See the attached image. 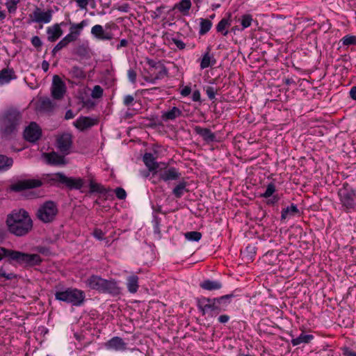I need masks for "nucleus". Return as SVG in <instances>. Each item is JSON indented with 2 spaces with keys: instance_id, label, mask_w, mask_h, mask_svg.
I'll use <instances>...</instances> for the list:
<instances>
[{
  "instance_id": "nucleus-1",
  "label": "nucleus",
  "mask_w": 356,
  "mask_h": 356,
  "mask_svg": "<svg viewBox=\"0 0 356 356\" xmlns=\"http://www.w3.org/2000/svg\"><path fill=\"white\" fill-rule=\"evenodd\" d=\"M50 186H65L70 189H81L84 184L81 178L68 177L63 172L44 175L42 179H29L19 180L10 185L12 191L21 192L22 191L40 187L42 184Z\"/></svg>"
},
{
  "instance_id": "nucleus-26",
  "label": "nucleus",
  "mask_w": 356,
  "mask_h": 356,
  "mask_svg": "<svg viewBox=\"0 0 356 356\" xmlns=\"http://www.w3.org/2000/svg\"><path fill=\"white\" fill-rule=\"evenodd\" d=\"M109 191L110 189L105 188L101 184L96 183L92 179L90 180L89 193L92 194L97 193L103 195H106Z\"/></svg>"
},
{
  "instance_id": "nucleus-21",
  "label": "nucleus",
  "mask_w": 356,
  "mask_h": 356,
  "mask_svg": "<svg viewBox=\"0 0 356 356\" xmlns=\"http://www.w3.org/2000/svg\"><path fill=\"white\" fill-rule=\"evenodd\" d=\"M63 31L60 24L58 23L47 29V40L51 42H56L63 35Z\"/></svg>"
},
{
  "instance_id": "nucleus-15",
  "label": "nucleus",
  "mask_w": 356,
  "mask_h": 356,
  "mask_svg": "<svg viewBox=\"0 0 356 356\" xmlns=\"http://www.w3.org/2000/svg\"><path fill=\"white\" fill-rule=\"evenodd\" d=\"M159 180L165 182L178 180L181 177V173L174 167L165 168L164 170L159 173Z\"/></svg>"
},
{
  "instance_id": "nucleus-58",
  "label": "nucleus",
  "mask_w": 356,
  "mask_h": 356,
  "mask_svg": "<svg viewBox=\"0 0 356 356\" xmlns=\"http://www.w3.org/2000/svg\"><path fill=\"white\" fill-rule=\"evenodd\" d=\"M77 6L81 9V10H86L87 6L88 4V0H75Z\"/></svg>"
},
{
  "instance_id": "nucleus-42",
  "label": "nucleus",
  "mask_w": 356,
  "mask_h": 356,
  "mask_svg": "<svg viewBox=\"0 0 356 356\" xmlns=\"http://www.w3.org/2000/svg\"><path fill=\"white\" fill-rule=\"evenodd\" d=\"M159 72L156 73L155 77V79L159 80L162 79L165 76H168V70L167 67L164 65V64L161 65L159 68H158Z\"/></svg>"
},
{
  "instance_id": "nucleus-36",
  "label": "nucleus",
  "mask_w": 356,
  "mask_h": 356,
  "mask_svg": "<svg viewBox=\"0 0 356 356\" xmlns=\"http://www.w3.org/2000/svg\"><path fill=\"white\" fill-rule=\"evenodd\" d=\"M200 26V29L199 31V34L200 35H204L210 31L212 26V22L208 19L201 18Z\"/></svg>"
},
{
  "instance_id": "nucleus-62",
  "label": "nucleus",
  "mask_w": 356,
  "mask_h": 356,
  "mask_svg": "<svg viewBox=\"0 0 356 356\" xmlns=\"http://www.w3.org/2000/svg\"><path fill=\"white\" fill-rule=\"evenodd\" d=\"M67 43L65 40L63 38L60 41L58 42V43L56 45V49H59L60 51L67 46Z\"/></svg>"
},
{
  "instance_id": "nucleus-24",
  "label": "nucleus",
  "mask_w": 356,
  "mask_h": 356,
  "mask_svg": "<svg viewBox=\"0 0 356 356\" xmlns=\"http://www.w3.org/2000/svg\"><path fill=\"white\" fill-rule=\"evenodd\" d=\"M45 157L47 163L50 165H60L65 163V156L55 152L46 154Z\"/></svg>"
},
{
  "instance_id": "nucleus-20",
  "label": "nucleus",
  "mask_w": 356,
  "mask_h": 356,
  "mask_svg": "<svg viewBox=\"0 0 356 356\" xmlns=\"http://www.w3.org/2000/svg\"><path fill=\"white\" fill-rule=\"evenodd\" d=\"M104 279L98 275H91L86 280V284L92 290L102 293Z\"/></svg>"
},
{
  "instance_id": "nucleus-35",
  "label": "nucleus",
  "mask_w": 356,
  "mask_h": 356,
  "mask_svg": "<svg viewBox=\"0 0 356 356\" xmlns=\"http://www.w3.org/2000/svg\"><path fill=\"white\" fill-rule=\"evenodd\" d=\"M230 24L231 23L229 18H222L217 24L216 31L226 36L228 34V31L225 29L227 27L229 26Z\"/></svg>"
},
{
  "instance_id": "nucleus-47",
  "label": "nucleus",
  "mask_w": 356,
  "mask_h": 356,
  "mask_svg": "<svg viewBox=\"0 0 356 356\" xmlns=\"http://www.w3.org/2000/svg\"><path fill=\"white\" fill-rule=\"evenodd\" d=\"M252 17L250 15H244L242 16L241 25L243 29H246L251 25Z\"/></svg>"
},
{
  "instance_id": "nucleus-13",
  "label": "nucleus",
  "mask_w": 356,
  "mask_h": 356,
  "mask_svg": "<svg viewBox=\"0 0 356 356\" xmlns=\"http://www.w3.org/2000/svg\"><path fill=\"white\" fill-rule=\"evenodd\" d=\"M57 147L61 153L67 155L72 145V135L65 133L60 136L57 140Z\"/></svg>"
},
{
  "instance_id": "nucleus-50",
  "label": "nucleus",
  "mask_w": 356,
  "mask_h": 356,
  "mask_svg": "<svg viewBox=\"0 0 356 356\" xmlns=\"http://www.w3.org/2000/svg\"><path fill=\"white\" fill-rule=\"evenodd\" d=\"M0 277H3L7 280H11L16 277L14 273H6L2 266H0Z\"/></svg>"
},
{
  "instance_id": "nucleus-12",
  "label": "nucleus",
  "mask_w": 356,
  "mask_h": 356,
  "mask_svg": "<svg viewBox=\"0 0 356 356\" xmlns=\"http://www.w3.org/2000/svg\"><path fill=\"white\" fill-rule=\"evenodd\" d=\"M72 54L79 58L80 60H89L92 57V51L88 42L86 41L77 44L72 50Z\"/></svg>"
},
{
  "instance_id": "nucleus-31",
  "label": "nucleus",
  "mask_w": 356,
  "mask_h": 356,
  "mask_svg": "<svg viewBox=\"0 0 356 356\" xmlns=\"http://www.w3.org/2000/svg\"><path fill=\"white\" fill-rule=\"evenodd\" d=\"M188 186L187 182L182 181H180L172 190V194L177 198H180L183 196L184 193L188 192V190L186 188Z\"/></svg>"
},
{
  "instance_id": "nucleus-9",
  "label": "nucleus",
  "mask_w": 356,
  "mask_h": 356,
  "mask_svg": "<svg viewBox=\"0 0 356 356\" xmlns=\"http://www.w3.org/2000/svg\"><path fill=\"white\" fill-rule=\"evenodd\" d=\"M53 13L54 11L51 9L43 11L41 8L36 7L29 16L30 19L29 23L48 24L51 21Z\"/></svg>"
},
{
  "instance_id": "nucleus-57",
  "label": "nucleus",
  "mask_w": 356,
  "mask_h": 356,
  "mask_svg": "<svg viewBox=\"0 0 356 356\" xmlns=\"http://www.w3.org/2000/svg\"><path fill=\"white\" fill-rule=\"evenodd\" d=\"M343 355L344 356H356V352L353 351L348 347H345L342 349Z\"/></svg>"
},
{
  "instance_id": "nucleus-52",
  "label": "nucleus",
  "mask_w": 356,
  "mask_h": 356,
  "mask_svg": "<svg viewBox=\"0 0 356 356\" xmlns=\"http://www.w3.org/2000/svg\"><path fill=\"white\" fill-rule=\"evenodd\" d=\"M136 72L133 69H129L128 71H127V76H128V79L129 80L130 82H131L132 83H135L136 81Z\"/></svg>"
},
{
  "instance_id": "nucleus-27",
  "label": "nucleus",
  "mask_w": 356,
  "mask_h": 356,
  "mask_svg": "<svg viewBox=\"0 0 356 356\" xmlns=\"http://www.w3.org/2000/svg\"><path fill=\"white\" fill-rule=\"evenodd\" d=\"M200 286L204 290L214 291L221 289L222 284L220 281L205 280L200 284Z\"/></svg>"
},
{
  "instance_id": "nucleus-61",
  "label": "nucleus",
  "mask_w": 356,
  "mask_h": 356,
  "mask_svg": "<svg viewBox=\"0 0 356 356\" xmlns=\"http://www.w3.org/2000/svg\"><path fill=\"white\" fill-rule=\"evenodd\" d=\"M280 200V197L276 195H273L270 199L268 200L266 203L268 205H273L277 203Z\"/></svg>"
},
{
  "instance_id": "nucleus-25",
  "label": "nucleus",
  "mask_w": 356,
  "mask_h": 356,
  "mask_svg": "<svg viewBox=\"0 0 356 356\" xmlns=\"http://www.w3.org/2000/svg\"><path fill=\"white\" fill-rule=\"evenodd\" d=\"M211 47L208 46L207 48V51L202 56L200 63V68L205 69L209 67V66H213L216 63V60L215 58L210 54Z\"/></svg>"
},
{
  "instance_id": "nucleus-29",
  "label": "nucleus",
  "mask_w": 356,
  "mask_h": 356,
  "mask_svg": "<svg viewBox=\"0 0 356 356\" xmlns=\"http://www.w3.org/2000/svg\"><path fill=\"white\" fill-rule=\"evenodd\" d=\"M181 115L182 111L179 108L174 106L171 110L163 113L162 119L164 121L173 120L177 117L181 116Z\"/></svg>"
},
{
  "instance_id": "nucleus-43",
  "label": "nucleus",
  "mask_w": 356,
  "mask_h": 356,
  "mask_svg": "<svg viewBox=\"0 0 356 356\" xmlns=\"http://www.w3.org/2000/svg\"><path fill=\"white\" fill-rule=\"evenodd\" d=\"M275 191V186L273 183H270L267 185L266 191L260 195V197L268 198L273 195Z\"/></svg>"
},
{
  "instance_id": "nucleus-32",
  "label": "nucleus",
  "mask_w": 356,
  "mask_h": 356,
  "mask_svg": "<svg viewBox=\"0 0 356 356\" xmlns=\"http://www.w3.org/2000/svg\"><path fill=\"white\" fill-rule=\"evenodd\" d=\"M299 213L300 211L297 206L294 204H291V206L282 209L281 220H285L288 216H294Z\"/></svg>"
},
{
  "instance_id": "nucleus-34",
  "label": "nucleus",
  "mask_w": 356,
  "mask_h": 356,
  "mask_svg": "<svg viewBox=\"0 0 356 356\" xmlns=\"http://www.w3.org/2000/svg\"><path fill=\"white\" fill-rule=\"evenodd\" d=\"M39 107L41 111H51L54 108V104L49 97L40 98L39 101Z\"/></svg>"
},
{
  "instance_id": "nucleus-54",
  "label": "nucleus",
  "mask_w": 356,
  "mask_h": 356,
  "mask_svg": "<svg viewBox=\"0 0 356 356\" xmlns=\"http://www.w3.org/2000/svg\"><path fill=\"white\" fill-rule=\"evenodd\" d=\"M172 42L177 46L179 49H184L186 47L185 43L179 39L173 38H172Z\"/></svg>"
},
{
  "instance_id": "nucleus-48",
  "label": "nucleus",
  "mask_w": 356,
  "mask_h": 356,
  "mask_svg": "<svg viewBox=\"0 0 356 356\" xmlns=\"http://www.w3.org/2000/svg\"><path fill=\"white\" fill-rule=\"evenodd\" d=\"M204 90L210 100H213L216 97L217 93V89L212 86H207L204 88Z\"/></svg>"
},
{
  "instance_id": "nucleus-28",
  "label": "nucleus",
  "mask_w": 356,
  "mask_h": 356,
  "mask_svg": "<svg viewBox=\"0 0 356 356\" xmlns=\"http://www.w3.org/2000/svg\"><path fill=\"white\" fill-rule=\"evenodd\" d=\"M138 277L136 275H131L129 276L127 279V287L131 293H135L137 292L139 285H138Z\"/></svg>"
},
{
  "instance_id": "nucleus-30",
  "label": "nucleus",
  "mask_w": 356,
  "mask_h": 356,
  "mask_svg": "<svg viewBox=\"0 0 356 356\" xmlns=\"http://www.w3.org/2000/svg\"><path fill=\"white\" fill-rule=\"evenodd\" d=\"M313 339L314 336L312 334H306L302 332L298 337L291 340V343L293 346L300 343H309Z\"/></svg>"
},
{
  "instance_id": "nucleus-64",
  "label": "nucleus",
  "mask_w": 356,
  "mask_h": 356,
  "mask_svg": "<svg viewBox=\"0 0 356 356\" xmlns=\"http://www.w3.org/2000/svg\"><path fill=\"white\" fill-rule=\"evenodd\" d=\"M349 94H350V97L353 100H356V86H353L351 88Z\"/></svg>"
},
{
  "instance_id": "nucleus-33",
  "label": "nucleus",
  "mask_w": 356,
  "mask_h": 356,
  "mask_svg": "<svg viewBox=\"0 0 356 356\" xmlns=\"http://www.w3.org/2000/svg\"><path fill=\"white\" fill-rule=\"evenodd\" d=\"M13 165V159L6 155L0 154V171H7Z\"/></svg>"
},
{
  "instance_id": "nucleus-56",
  "label": "nucleus",
  "mask_w": 356,
  "mask_h": 356,
  "mask_svg": "<svg viewBox=\"0 0 356 356\" xmlns=\"http://www.w3.org/2000/svg\"><path fill=\"white\" fill-rule=\"evenodd\" d=\"M93 236L98 240H103L104 233L100 229H95L93 232Z\"/></svg>"
},
{
  "instance_id": "nucleus-14",
  "label": "nucleus",
  "mask_w": 356,
  "mask_h": 356,
  "mask_svg": "<svg viewBox=\"0 0 356 356\" xmlns=\"http://www.w3.org/2000/svg\"><path fill=\"white\" fill-rule=\"evenodd\" d=\"M105 348L109 350L125 351L127 344L120 337H113L104 344Z\"/></svg>"
},
{
  "instance_id": "nucleus-10",
  "label": "nucleus",
  "mask_w": 356,
  "mask_h": 356,
  "mask_svg": "<svg viewBox=\"0 0 356 356\" xmlns=\"http://www.w3.org/2000/svg\"><path fill=\"white\" fill-rule=\"evenodd\" d=\"M41 129L34 122H31L24 131V139L31 143H35L38 140L41 136Z\"/></svg>"
},
{
  "instance_id": "nucleus-7",
  "label": "nucleus",
  "mask_w": 356,
  "mask_h": 356,
  "mask_svg": "<svg viewBox=\"0 0 356 356\" xmlns=\"http://www.w3.org/2000/svg\"><path fill=\"white\" fill-rule=\"evenodd\" d=\"M58 212L56 204L53 201H46L38 208L37 218L44 223L53 222Z\"/></svg>"
},
{
  "instance_id": "nucleus-11",
  "label": "nucleus",
  "mask_w": 356,
  "mask_h": 356,
  "mask_svg": "<svg viewBox=\"0 0 356 356\" xmlns=\"http://www.w3.org/2000/svg\"><path fill=\"white\" fill-rule=\"evenodd\" d=\"M66 87L64 82L58 75L53 77L51 95L55 99L60 100L63 97Z\"/></svg>"
},
{
  "instance_id": "nucleus-45",
  "label": "nucleus",
  "mask_w": 356,
  "mask_h": 356,
  "mask_svg": "<svg viewBox=\"0 0 356 356\" xmlns=\"http://www.w3.org/2000/svg\"><path fill=\"white\" fill-rule=\"evenodd\" d=\"M102 95H103L102 88L99 85L95 86L92 90V93H91L92 97L95 98V99H98V98H100L102 96Z\"/></svg>"
},
{
  "instance_id": "nucleus-3",
  "label": "nucleus",
  "mask_w": 356,
  "mask_h": 356,
  "mask_svg": "<svg viewBox=\"0 0 356 356\" xmlns=\"http://www.w3.org/2000/svg\"><path fill=\"white\" fill-rule=\"evenodd\" d=\"M21 113L15 108H8L0 115V134L2 138L10 139L15 135L22 122Z\"/></svg>"
},
{
  "instance_id": "nucleus-17",
  "label": "nucleus",
  "mask_w": 356,
  "mask_h": 356,
  "mask_svg": "<svg viewBox=\"0 0 356 356\" xmlns=\"http://www.w3.org/2000/svg\"><path fill=\"white\" fill-rule=\"evenodd\" d=\"M90 33L99 40H111L113 38V34L111 32L105 31L103 26L99 24L93 26Z\"/></svg>"
},
{
  "instance_id": "nucleus-49",
  "label": "nucleus",
  "mask_w": 356,
  "mask_h": 356,
  "mask_svg": "<svg viewBox=\"0 0 356 356\" xmlns=\"http://www.w3.org/2000/svg\"><path fill=\"white\" fill-rule=\"evenodd\" d=\"M31 42L32 45L33 47H35L37 49V50H38V51L40 50V49L41 48V47L42 45V40L37 35L32 37Z\"/></svg>"
},
{
  "instance_id": "nucleus-51",
  "label": "nucleus",
  "mask_w": 356,
  "mask_h": 356,
  "mask_svg": "<svg viewBox=\"0 0 356 356\" xmlns=\"http://www.w3.org/2000/svg\"><path fill=\"white\" fill-rule=\"evenodd\" d=\"M116 197L119 200H124L127 197V193L125 190L121 187H118L115 190Z\"/></svg>"
},
{
  "instance_id": "nucleus-23",
  "label": "nucleus",
  "mask_w": 356,
  "mask_h": 356,
  "mask_svg": "<svg viewBox=\"0 0 356 356\" xmlns=\"http://www.w3.org/2000/svg\"><path fill=\"white\" fill-rule=\"evenodd\" d=\"M143 161L149 170H155V172H158L159 164L156 161V158L152 153H145L143 156Z\"/></svg>"
},
{
  "instance_id": "nucleus-40",
  "label": "nucleus",
  "mask_w": 356,
  "mask_h": 356,
  "mask_svg": "<svg viewBox=\"0 0 356 356\" xmlns=\"http://www.w3.org/2000/svg\"><path fill=\"white\" fill-rule=\"evenodd\" d=\"M191 7V0H181L177 6V8L179 9V10L183 13H187L190 10Z\"/></svg>"
},
{
  "instance_id": "nucleus-59",
  "label": "nucleus",
  "mask_w": 356,
  "mask_h": 356,
  "mask_svg": "<svg viewBox=\"0 0 356 356\" xmlns=\"http://www.w3.org/2000/svg\"><path fill=\"white\" fill-rule=\"evenodd\" d=\"M153 172V175H155L156 174L157 172H155V170H149L148 168L147 170H140V175L144 177V178H147L150 175V172Z\"/></svg>"
},
{
  "instance_id": "nucleus-4",
  "label": "nucleus",
  "mask_w": 356,
  "mask_h": 356,
  "mask_svg": "<svg viewBox=\"0 0 356 356\" xmlns=\"http://www.w3.org/2000/svg\"><path fill=\"white\" fill-rule=\"evenodd\" d=\"M233 297V294H227L214 298L202 297L197 300V307L203 315L209 313L211 316H217L226 309Z\"/></svg>"
},
{
  "instance_id": "nucleus-39",
  "label": "nucleus",
  "mask_w": 356,
  "mask_h": 356,
  "mask_svg": "<svg viewBox=\"0 0 356 356\" xmlns=\"http://www.w3.org/2000/svg\"><path fill=\"white\" fill-rule=\"evenodd\" d=\"M184 236L187 240L191 241H199L202 238V234L197 231L186 232Z\"/></svg>"
},
{
  "instance_id": "nucleus-19",
  "label": "nucleus",
  "mask_w": 356,
  "mask_h": 356,
  "mask_svg": "<svg viewBox=\"0 0 356 356\" xmlns=\"http://www.w3.org/2000/svg\"><path fill=\"white\" fill-rule=\"evenodd\" d=\"M193 129L195 133L201 136L206 143H209L216 141V136L211 129L202 128L200 126H195Z\"/></svg>"
},
{
  "instance_id": "nucleus-5",
  "label": "nucleus",
  "mask_w": 356,
  "mask_h": 356,
  "mask_svg": "<svg viewBox=\"0 0 356 356\" xmlns=\"http://www.w3.org/2000/svg\"><path fill=\"white\" fill-rule=\"evenodd\" d=\"M3 258H7L10 263L14 261L19 265L29 266L39 265L42 262V259L38 254H29L0 247V261Z\"/></svg>"
},
{
  "instance_id": "nucleus-16",
  "label": "nucleus",
  "mask_w": 356,
  "mask_h": 356,
  "mask_svg": "<svg viewBox=\"0 0 356 356\" xmlns=\"http://www.w3.org/2000/svg\"><path fill=\"white\" fill-rule=\"evenodd\" d=\"M102 293L117 296L120 294L121 288L118 286V282L115 280L104 279Z\"/></svg>"
},
{
  "instance_id": "nucleus-53",
  "label": "nucleus",
  "mask_w": 356,
  "mask_h": 356,
  "mask_svg": "<svg viewBox=\"0 0 356 356\" xmlns=\"http://www.w3.org/2000/svg\"><path fill=\"white\" fill-rule=\"evenodd\" d=\"M134 102V97L131 95H125L123 100V104L126 106H129L133 104Z\"/></svg>"
},
{
  "instance_id": "nucleus-60",
  "label": "nucleus",
  "mask_w": 356,
  "mask_h": 356,
  "mask_svg": "<svg viewBox=\"0 0 356 356\" xmlns=\"http://www.w3.org/2000/svg\"><path fill=\"white\" fill-rule=\"evenodd\" d=\"M192 99L194 102H200L201 99L200 92L198 90L193 91L192 94Z\"/></svg>"
},
{
  "instance_id": "nucleus-41",
  "label": "nucleus",
  "mask_w": 356,
  "mask_h": 356,
  "mask_svg": "<svg viewBox=\"0 0 356 356\" xmlns=\"http://www.w3.org/2000/svg\"><path fill=\"white\" fill-rule=\"evenodd\" d=\"M340 42L345 46L356 45V36L347 35L343 37Z\"/></svg>"
},
{
  "instance_id": "nucleus-8",
  "label": "nucleus",
  "mask_w": 356,
  "mask_h": 356,
  "mask_svg": "<svg viewBox=\"0 0 356 356\" xmlns=\"http://www.w3.org/2000/svg\"><path fill=\"white\" fill-rule=\"evenodd\" d=\"M340 203L346 213L356 211L355 190L353 188H348L343 186V188L338 191Z\"/></svg>"
},
{
  "instance_id": "nucleus-6",
  "label": "nucleus",
  "mask_w": 356,
  "mask_h": 356,
  "mask_svg": "<svg viewBox=\"0 0 356 356\" xmlns=\"http://www.w3.org/2000/svg\"><path fill=\"white\" fill-rule=\"evenodd\" d=\"M54 296L56 300L76 307L83 305L86 298L83 291L72 287L59 289L56 286Z\"/></svg>"
},
{
  "instance_id": "nucleus-44",
  "label": "nucleus",
  "mask_w": 356,
  "mask_h": 356,
  "mask_svg": "<svg viewBox=\"0 0 356 356\" xmlns=\"http://www.w3.org/2000/svg\"><path fill=\"white\" fill-rule=\"evenodd\" d=\"M20 0H8L5 5L10 13H15L17 10V5L19 3Z\"/></svg>"
},
{
  "instance_id": "nucleus-46",
  "label": "nucleus",
  "mask_w": 356,
  "mask_h": 356,
  "mask_svg": "<svg viewBox=\"0 0 356 356\" xmlns=\"http://www.w3.org/2000/svg\"><path fill=\"white\" fill-rule=\"evenodd\" d=\"M79 36V33L74 32L72 31H70V33L67 35H65L63 38V39L65 40V41H66L67 44H69L70 42L76 41Z\"/></svg>"
},
{
  "instance_id": "nucleus-38",
  "label": "nucleus",
  "mask_w": 356,
  "mask_h": 356,
  "mask_svg": "<svg viewBox=\"0 0 356 356\" xmlns=\"http://www.w3.org/2000/svg\"><path fill=\"white\" fill-rule=\"evenodd\" d=\"M70 74L72 78L76 79H83L85 77V73L83 70L79 66H73L70 71Z\"/></svg>"
},
{
  "instance_id": "nucleus-2",
  "label": "nucleus",
  "mask_w": 356,
  "mask_h": 356,
  "mask_svg": "<svg viewBox=\"0 0 356 356\" xmlns=\"http://www.w3.org/2000/svg\"><path fill=\"white\" fill-rule=\"evenodd\" d=\"M8 231L17 236L27 234L33 227V221L29 213L24 209L14 210L6 219Z\"/></svg>"
},
{
  "instance_id": "nucleus-63",
  "label": "nucleus",
  "mask_w": 356,
  "mask_h": 356,
  "mask_svg": "<svg viewBox=\"0 0 356 356\" xmlns=\"http://www.w3.org/2000/svg\"><path fill=\"white\" fill-rule=\"evenodd\" d=\"M218 320L221 323H227L229 321V316L228 315H226V314L220 315L218 317Z\"/></svg>"
},
{
  "instance_id": "nucleus-18",
  "label": "nucleus",
  "mask_w": 356,
  "mask_h": 356,
  "mask_svg": "<svg viewBox=\"0 0 356 356\" xmlns=\"http://www.w3.org/2000/svg\"><path fill=\"white\" fill-rule=\"evenodd\" d=\"M97 123V120L90 117L81 116L75 122H74V126L81 130L84 131L89 129Z\"/></svg>"
},
{
  "instance_id": "nucleus-22",
  "label": "nucleus",
  "mask_w": 356,
  "mask_h": 356,
  "mask_svg": "<svg viewBox=\"0 0 356 356\" xmlns=\"http://www.w3.org/2000/svg\"><path fill=\"white\" fill-rule=\"evenodd\" d=\"M17 79L15 71L13 68H3L0 71V85L8 83L11 80Z\"/></svg>"
},
{
  "instance_id": "nucleus-37",
  "label": "nucleus",
  "mask_w": 356,
  "mask_h": 356,
  "mask_svg": "<svg viewBox=\"0 0 356 356\" xmlns=\"http://www.w3.org/2000/svg\"><path fill=\"white\" fill-rule=\"evenodd\" d=\"M69 24H70V31H74L79 33V35H81L82 29L88 26V22L86 19L82 20L80 23L76 24V23H72L70 20Z\"/></svg>"
},
{
  "instance_id": "nucleus-55",
  "label": "nucleus",
  "mask_w": 356,
  "mask_h": 356,
  "mask_svg": "<svg viewBox=\"0 0 356 356\" xmlns=\"http://www.w3.org/2000/svg\"><path fill=\"white\" fill-rule=\"evenodd\" d=\"M147 63L149 65V66L152 68H155V69H158L160 67V66L161 65H163V63L161 62H156L155 60H152V59H147Z\"/></svg>"
}]
</instances>
